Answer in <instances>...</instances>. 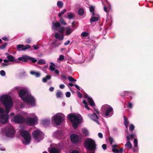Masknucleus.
Listing matches in <instances>:
<instances>
[{"instance_id": "43", "label": "nucleus", "mask_w": 153, "mask_h": 153, "mask_svg": "<svg viewBox=\"0 0 153 153\" xmlns=\"http://www.w3.org/2000/svg\"><path fill=\"white\" fill-rule=\"evenodd\" d=\"M7 45V43L6 42H5L4 44L0 47V49H4L6 47Z\"/></svg>"}, {"instance_id": "44", "label": "nucleus", "mask_w": 153, "mask_h": 153, "mask_svg": "<svg viewBox=\"0 0 153 153\" xmlns=\"http://www.w3.org/2000/svg\"><path fill=\"white\" fill-rule=\"evenodd\" d=\"M88 33L85 32H82L81 33V36L83 37H85L88 36Z\"/></svg>"}, {"instance_id": "57", "label": "nucleus", "mask_w": 153, "mask_h": 153, "mask_svg": "<svg viewBox=\"0 0 153 153\" xmlns=\"http://www.w3.org/2000/svg\"><path fill=\"white\" fill-rule=\"evenodd\" d=\"M2 39L5 41H7L8 40V38L6 36L4 37H3L2 38Z\"/></svg>"}, {"instance_id": "18", "label": "nucleus", "mask_w": 153, "mask_h": 153, "mask_svg": "<svg viewBox=\"0 0 153 153\" xmlns=\"http://www.w3.org/2000/svg\"><path fill=\"white\" fill-rule=\"evenodd\" d=\"M100 16L97 14L96 13H93L92 15V17L90 19V21L91 23L96 22L99 19Z\"/></svg>"}, {"instance_id": "40", "label": "nucleus", "mask_w": 153, "mask_h": 153, "mask_svg": "<svg viewBox=\"0 0 153 153\" xmlns=\"http://www.w3.org/2000/svg\"><path fill=\"white\" fill-rule=\"evenodd\" d=\"M82 132L85 135V136H88V131L86 129H82Z\"/></svg>"}, {"instance_id": "54", "label": "nucleus", "mask_w": 153, "mask_h": 153, "mask_svg": "<svg viewBox=\"0 0 153 153\" xmlns=\"http://www.w3.org/2000/svg\"><path fill=\"white\" fill-rule=\"evenodd\" d=\"M66 96L67 97H69L71 96V93L69 92H67L65 94Z\"/></svg>"}, {"instance_id": "30", "label": "nucleus", "mask_w": 153, "mask_h": 153, "mask_svg": "<svg viewBox=\"0 0 153 153\" xmlns=\"http://www.w3.org/2000/svg\"><path fill=\"white\" fill-rule=\"evenodd\" d=\"M131 94V92L124 91L121 93L120 95L122 96H128V95L129 94Z\"/></svg>"}, {"instance_id": "14", "label": "nucleus", "mask_w": 153, "mask_h": 153, "mask_svg": "<svg viewBox=\"0 0 153 153\" xmlns=\"http://www.w3.org/2000/svg\"><path fill=\"white\" fill-rule=\"evenodd\" d=\"M37 118L35 116L33 118L30 117L26 118L25 121L26 123L29 126H33L37 122Z\"/></svg>"}, {"instance_id": "2", "label": "nucleus", "mask_w": 153, "mask_h": 153, "mask_svg": "<svg viewBox=\"0 0 153 153\" xmlns=\"http://www.w3.org/2000/svg\"><path fill=\"white\" fill-rule=\"evenodd\" d=\"M0 101L5 107L7 114L9 113L13 105L11 98L7 95L3 94L0 97Z\"/></svg>"}, {"instance_id": "29", "label": "nucleus", "mask_w": 153, "mask_h": 153, "mask_svg": "<svg viewBox=\"0 0 153 153\" xmlns=\"http://www.w3.org/2000/svg\"><path fill=\"white\" fill-rule=\"evenodd\" d=\"M112 150L114 153H120V152H123V149L122 148H121L120 149H112Z\"/></svg>"}, {"instance_id": "58", "label": "nucleus", "mask_w": 153, "mask_h": 153, "mask_svg": "<svg viewBox=\"0 0 153 153\" xmlns=\"http://www.w3.org/2000/svg\"><path fill=\"white\" fill-rule=\"evenodd\" d=\"M98 136L99 138H102V134L101 133H99L98 134Z\"/></svg>"}, {"instance_id": "11", "label": "nucleus", "mask_w": 153, "mask_h": 153, "mask_svg": "<svg viewBox=\"0 0 153 153\" xmlns=\"http://www.w3.org/2000/svg\"><path fill=\"white\" fill-rule=\"evenodd\" d=\"M11 121L17 124L22 123L25 122V119L21 115L17 114L12 118Z\"/></svg>"}, {"instance_id": "28", "label": "nucleus", "mask_w": 153, "mask_h": 153, "mask_svg": "<svg viewBox=\"0 0 153 153\" xmlns=\"http://www.w3.org/2000/svg\"><path fill=\"white\" fill-rule=\"evenodd\" d=\"M125 146L127 149H131L132 148V145L130 141H127L125 144Z\"/></svg>"}, {"instance_id": "62", "label": "nucleus", "mask_w": 153, "mask_h": 153, "mask_svg": "<svg viewBox=\"0 0 153 153\" xmlns=\"http://www.w3.org/2000/svg\"><path fill=\"white\" fill-rule=\"evenodd\" d=\"M74 86L77 89L80 90L81 88L78 85H75Z\"/></svg>"}, {"instance_id": "45", "label": "nucleus", "mask_w": 153, "mask_h": 153, "mask_svg": "<svg viewBox=\"0 0 153 153\" xmlns=\"http://www.w3.org/2000/svg\"><path fill=\"white\" fill-rule=\"evenodd\" d=\"M65 56L64 55H61L59 56L58 59L60 61H63L64 60Z\"/></svg>"}, {"instance_id": "24", "label": "nucleus", "mask_w": 153, "mask_h": 153, "mask_svg": "<svg viewBox=\"0 0 153 153\" xmlns=\"http://www.w3.org/2000/svg\"><path fill=\"white\" fill-rule=\"evenodd\" d=\"M50 153H59L60 152L59 150L55 148H52L49 151Z\"/></svg>"}, {"instance_id": "16", "label": "nucleus", "mask_w": 153, "mask_h": 153, "mask_svg": "<svg viewBox=\"0 0 153 153\" xmlns=\"http://www.w3.org/2000/svg\"><path fill=\"white\" fill-rule=\"evenodd\" d=\"M51 65L50 66V70L52 71H54V73L57 74L59 75V71L56 69H55V64L52 62H50Z\"/></svg>"}, {"instance_id": "25", "label": "nucleus", "mask_w": 153, "mask_h": 153, "mask_svg": "<svg viewBox=\"0 0 153 153\" xmlns=\"http://www.w3.org/2000/svg\"><path fill=\"white\" fill-rule=\"evenodd\" d=\"M56 39H59V40H62L64 38V36L62 35L61 36L58 33H56L54 35Z\"/></svg>"}, {"instance_id": "9", "label": "nucleus", "mask_w": 153, "mask_h": 153, "mask_svg": "<svg viewBox=\"0 0 153 153\" xmlns=\"http://www.w3.org/2000/svg\"><path fill=\"white\" fill-rule=\"evenodd\" d=\"M5 111L2 108H0V126L6 123L8 120L9 116L5 114Z\"/></svg>"}, {"instance_id": "49", "label": "nucleus", "mask_w": 153, "mask_h": 153, "mask_svg": "<svg viewBox=\"0 0 153 153\" xmlns=\"http://www.w3.org/2000/svg\"><path fill=\"white\" fill-rule=\"evenodd\" d=\"M129 128L130 131H133L134 129V126L133 125L131 124Z\"/></svg>"}, {"instance_id": "23", "label": "nucleus", "mask_w": 153, "mask_h": 153, "mask_svg": "<svg viewBox=\"0 0 153 153\" xmlns=\"http://www.w3.org/2000/svg\"><path fill=\"white\" fill-rule=\"evenodd\" d=\"M50 119H46L42 120V123L45 126H48L50 123Z\"/></svg>"}, {"instance_id": "33", "label": "nucleus", "mask_w": 153, "mask_h": 153, "mask_svg": "<svg viewBox=\"0 0 153 153\" xmlns=\"http://www.w3.org/2000/svg\"><path fill=\"white\" fill-rule=\"evenodd\" d=\"M28 60L31 61L33 63H35L37 61V60L35 58L31 57L29 56H28Z\"/></svg>"}, {"instance_id": "39", "label": "nucleus", "mask_w": 153, "mask_h": 153, "mask_svg": "<svg viewBox=\"0 0 153 153\" xmlns=\"http://www.w3.org/2000/svg\"><path fill=\"white\" fill-rule=\"evenodd\" d=\"M134 147L135 148L137 147L138 146V141L137 139H134Z\"/></svg>"}, {"instance_id": "50", "label": "nucleus", "mask_w": 153, "mask_h": 153, "mask_svg": "<svg viewBox=\"0 0 153 153\" xmlns=\"http://www.w3.org/2000/svg\"><path fill=\"white\" fill-rule=\"evenodd\" d=\"M0 74L2 76H4L5 75V72L4 71L1 70L0 71Z\"/></svg>"}, {"instance_id": "59", "label": "nucleus", "mask_w": 153, "mask_h": 153, "mask_svg": "<svg viewBox=\"0 0 153 153\" xmlns=\"http://www.w3.org/2000/svg\"><path fill=\"white\" fill-rule=\"evenodd\" d=\"M102 147L104 150H105L106 149V145L105 144H103L102 146Z\"/></svg>"}, {"instance_id": "41", "label": "nucleus", "mask_w": 153, "mask_h": 153, "mask_svg": "<svg viewBox=\"0 0 153 153\" xmlns=\"http://www.w3.org/2000/svg\"><path fill=\"white\" fill-rule=\"evenodd\" d=\"M9 62L8 59H4V63H2V65L4 66H6L8 65V62Z\"/></svg>"}, {"instance_id": "32", "label": "nucleus", "mask_w": 153, "mask_h": 153, "mask_svg": "<svg viewBox=\"0 0 153 153\" xmlns=\"http://www.w3.org/2000/svg\"><path fill=\"white\" fill-rule=\"evenodd\" d=\"M62 95V92L60 90L58 91L56 94V97L57 98L61 97Z\"/></svg>"}, {"instance_id": "61", "label": "nucleus", "mask_w": 153, "mask_h": 153, "mask_svg": "<svg viewBox=\"0 0 153 153\" xmlns=\"http://www.w3.org/2000/svg\"><path fill=\"white\" fill-rule=\"evenodd\" d=\"M65 87V86L64 84H61L59 86V88L61 89H63Z\"/></svg>"}, {"instance_id": "51", "label": "nucleus", "mask_w": 153, "mask_h": 153, "mask_svg": "<svg viewBox=\"0 0 153 153\" xmlns=\"http://www.w3.org/2000/svg\"><path fill=\"white\" fill-rule=\"evenodd\" d=\"M133 107V104L131 102H128L127 105V107L128 108H131Z\"/></svg>"}, {"instance_id": "46", "label": "nucleus", "mask_w": 153, "mask_h": 153, "mask_svg": "<svg viewBox=\"0 0 153 153\" xmlns=\"http://www.w3.org/2000/svg\"><path fill=\"white\" fill-rule=\"evenodd\" d=\"M60 21L62 23V25H66V23L65 22V21L62 18H60Z\"/></svg>"}, {"instance_id": "4", "label": "nucleus", "mask_w": 153, "mask_h": 153, "mask_svg": "<svg viewBox=\"0 0 153 153\" xmlns=\"http://www.w3.org/2000/svg\"><path fill=\"white\" fill-rule=\"evenodd\" d=\"M69 118L72 123L74 129L77 127V125L81 122L82 118L79 114L76 115L74 114H70L68 115Z\"/></svg>"}, {"instance_id": "52", "label": "nucleus", "mask_w": 153, "mask_h": 153, "mask_svg": "<svg viewBox=\"0 0 153 153\" xmlns=\"http://www.w3.org/2000/svg\"><path fill=\"white\" fill-rule=\"evenodd\" d=\"M109 140L110 142V144L111 145H112L114 140L113 139L112 137H110L109 138Z\"/></svg>"}, {"instance_id": "22", "label": "nucleus", "mask_w": 153, "mask_h": 153, "mask_svg": "<svg viewBox=\"0 0 153 153\" xmlns=\"http://www.w3.org/2000/svg\"><path fill=\"white\" fill-rule=\"evenodd\" d=\"M65 35L68 36L71 33L73 30L70 27H67L65 28Z\"/></svg>"}, {"instance_id": "13", "label": "nucleus", "mask_w": 153, "mask_h": 153, "mask_svg": "<svg viewBox=\"0 0 153 153\" xmlns=\"http://www.w3.org/2000/svg\"><path fill=\"white\" fill-rule=\"evenodd\" d=\"M82 136L81 135H78L76 134H71L70 136V138L72 143H76L80 142L81 140Z\"/></svg>"}, {"instance_id": "10", "label": "nucleus", "mask_w": 153, "mask_h": 153, "mask_svg": "<svg viewBox=\"0 0 153 153\" xmlns=\"http://www.w3.org/2000/svg\"><path fill=\"white\" fill-rule=\"evenodd\" d=\"M32 136L37 142H39L44 138V134L39 130L34 131L32 133Z\"/></svg>"}, {"instance_id": "55", "label": "nucleus", "mask_w": 153, "mask_h": 153, "mask_svg": "<svg viewBox=\"0 0 153 153\" xmlns=\"http://www.w3.org/2000/svg\"><path fill=\"white\" fill-rule=\"evenodd\" d=\"M77 93L78 97L79 98H81L82 97V94L79 91H77Z\"/></svg>"}, {"instance_id": "64", "label": "nucleus", "mask_w": 153, "mask_h": 153, "mask_svg": "<svg viewBox=\"0 0 153 153\" xmlns=\"http://www.w3.org/2000/svg\"><path fill=\"white\" fill-rule=\"evenodd\" d=\"M71 153H79V152L77 150H74L72 151Z\"/></svg>"}, {"instance_id": "47", "label": "nucleus", "mask_w": 153, "mask_h": 153, "mask_svg": "<svg viewBox=\"0 0 153 153\" xmlns=\"http://www.w3.org/2000/svg\"><path fill=\"white\" fill-rule=\"evenodd\" d=\"M68 79L69 81L71 82H75L76 81V80L75 79H74L71 76L68 77Z\"/></svg>"}, {"instance_id": "21", "label": "nucleus", "mask_w": 153, "mask_h": 153, "mask_svg": "<svg viewBox=\"0 0 153 153\" xmlns=\"http://www.w3.org/2000/svg\"><path fill=\"white\" fill-rule=\"evenodd\" d=\"M54 136L58 139L61 138L62 135V131H57L53 133Z\"/></svg>"}, {"instance_id": "12", "label": "nucleus", "mask_w": 153, "mask_h": 153, "mask_svg": "<svg viewBox=\"0 0 153 153\" xmlns=\"http://www.w3.org/2000/svg\"><path fill=\"white\" fill-rule=\"evenodd\" d=\"M60 23L58 22L53 23L52 29L53 30H57L59 32L62 33L65 28L64 27H60Z\"/></svg>"}, {"instance_id": "34", "label": "nucleus", "mask_w": 153, "mask_h": 153, "mask_svg": "<svg viewBox=\"0 0 153 153\" xmlns=\"http://www.w3.org/2000/svg\"><path fill=\"white\" fill-rule=\"evenodd\" d=\"M84 13V9L82 8H79L78 11V13L79 15L82 16Z\"/></svg>"}, {"instance_id": "3", "label": "nucleus", "mask_w": 153, "mask_h": 153, "mask_svg": "<svg viewBox=\"0 0 153 153\" xmlns=\"http://www.w3.org/2000/svg\"><path fill=\"white\" fill-rule=\"evenodd\" d=\"M101 113L105 118L111 117L114 114V111L112 107L108 105H105L101 108Z\"/></svg>"}, {"instance_id": "63", "label": "nucleus", "mask_w": 153, "mask_h": 153, "mask_svg": "<svg viewBox=\"0 0 153 153\" xmlns=\"http://www.w3.org/2000/svg\"><path fill=\"white\" fill-rule=\"evenodd\" d=\"M48 80H49L51 78V76L50 75H47L45 77Z\"/></svg>"}, {"instance_id": "6", "label": "nucleus", "mask_w": 153, "mask_h": 153, "mask_svg": "<svg viewBox=\"0 0 153 153\" xmlns=\"http://www.w3.org/2000/svg\"><path fill=\"white\" fill-rule=\"evenodd\" d=\"M20 134L24 139V140L22 141L23 143L25 145L29 144L31 139L29 132L27 131H20Z\"/></svg>"}, {"instance_id": "26", "label": "nucleus", "mask_w": 153, "mask_h": 153, "mask_svg": "<svg viewBox=\"0 0 153 153\" xmlns=\"http://www.w3.org/2000/svg\"><path fill=\"white\" fill-rule=\"evenodd\" d=\"M28 56H23L22 57H19L18 59V60L20 61L26 62L28 60Z\"/></svg>"}, {"instance_id": "1", "label": "nucleus", "mask_w": 153, "mask_h": 153, "mask_svg": "<svg viewBox=\"0 0 153 153\" xmlns=\"http://www.w3.org/2000/svg\"><path fill=\"white\" fill-rule=\"evenodd\" d=\"M19 97L23 101L29 105L35 106L36 101L34 97L31 95L29 91L26 88L21 89L19 93Z\"/></svg>"}, {"instance_id": "27", "label": "nucleus", "mask_w": 153, "mask_h": 153, "mask_svg": "<svg viewBox=\"0 0 153 153\" xmlns=\"http://www.w3.org/2000/svg\"><path fill=\"white\" fill-rule=\"evenodd\" d=\"M94 53V51L93 50H91L90 53L89 54V56L88 57V59L89 60H90L92 59L93 57Z\"/></svg>"}, {"instance_id": "42", "label": "nucleus", "mask_w": 153, "mask_h": 153, "mask_svg": "<svg viewBox=\"0 0 153 153\" xmlns=\"http://www.w3.org/2000/svg\"><path fill=\"white\" fill-rule=\"evenodd\" d=\"M83 103L85 105V107L88 110H89V107H88L87 103L85 101L83 100Z\"/></svg>"}, {"instance_id": "35", "label": "nucleus", "mask_w": 153, "mask_h": 153, "mask_svg": "<svg viewBox=\"0 0 153 153\" xmlns=\"http://www.w3.org/2000/svg\"><path fill=\"white\" fill-rule=\"evenodd\" d=\"M57 5L59 8H62L63 6V4L62 1H59L57 2Z\"/></svg>"}, {"instance_id": "19", "label": "nucleus", "mask_w": 153, "mask_h": 153, "mask_svg": "<svg viewBox=\"0 0 153 153\" xmlns=\"http://www.w3.org/2000/svg\"><path fill=\"white\" fill-rule=\"evenodd\" d=\"M85 97L87 99L91 106L92 107L95 106V104L93 99L91 97H89L87 94L85 96Z\"/></svg>"}, {"instance_id": "20", "label": "nucleus", "mask_w": 153, "mask_h": 153, "mask_svg": "<svg viewBox=\"0 0 153 153\" xmlns=\"http://www.w3.org/2000/svg\"><path fill=\"white\" fill-rule=\"evenodd\" d=\"M7 58L9 62H19V61H17L13 56L11 55H8L7 56Z\"/></svg>"}, {"instance_id": "15", "label": "nucleus", "mask_w": 153, "mask_h": 153, "mask_svg": "<svg viewBox=\"0 0 153 153\" xmlns=\"http://www.w3.org/2000/svg\"><path fill=\"white\" fill-rule=\"evenodd\" d=\"M88 116L91 120L95 122L98 124H99V122L98 120L99 118L95 113H93L92 114H88Z\"/></svg>"}, {"instance_id": "5", "label": "nucleus", "mask_w": 153, "mask_h": 153, "mask_svg": "<svg viewBox=\"0 0 153 153\" xmlns=\"http://www.w3.org/2000/svg\"><path fill=\"white\" fill-rule=\"evenodd\" d=\"M85 146L88 150L95 151L97 147V145L95 141L92 139L87 138L84 143Z\"/></svg>"}, {"instance_id": "31", "label": "nucleus", "mask_w": 153, "mask_h": 153, "mask_svg": "<svg viewBox=\"0 0 153 153\" xmlns=\"http://www.w3.org/2000/svg\"><path fill=\"white\" fill-rule=\"evenodd\" d=\"M74 14L72 12H70L68 13V17L69 19H72L74 18Z\"/></svg>"}, {"instance_id": "56", "label": "nucleus", "mask_w": 153, "mask_h": 153, "mask_svg": "<svg viewBox=\"0 0 153 153\" xmlns=\"http://www.w3.org/2000/svg\"><path fill=\"white\" fill-rule=\"evenodd\" d=\"M35 76L36 77H39L40 76V74L39 72H36Z\"/></svg>"}, {"instance_id": "38", "label": "nucleus", "mask_w": 153, "mask_h": 153, "mask_svg": "<svg viewBox=\"0 0 153 153\" xmlns=\"http://www.w3.org/2000/svg\"><path fill=\"white\" fill-rule=\"evenodd\" d=\"M38 63L39 65H43L45 64V62L44 59H41L38 61Z\"/></svg>"}, {"instance_id": "37", "label": "nucleus", "mask_w": 153, "mask_h": 153, "mask_svg": "<svg viewBox=\"0 0 153 153\" xmlns=\"http://www.w3.org/2000/svg\"><path fill=\"white\" fill-rule=\"evenodd\" d=\"M123 118L124 120V122L123 123L124 124L126 125L128 124L129 123V122L128 120V119L126 118L124 116H123Z\"/></svg>"}, {"instance_id": "36", "label": "nucleus", "mask_w": 153, "mask_h": 153, "mask_svg": "<svg viewBox=\"0 0 153 153\" xmlns=\"http://www.w3.org/2000/svg\"><path fill=\"white\" fill-rule=\"evenodd\" d=\"M90 11L91 13V14L92 15L93 14V13H95L94 12V7L93 6H91L90 7Z\"/></svg>"}, {"instance_id": "53", "label": "nucleus", "mask_w": 153, "mask_h": 153, "mask_svg": "<svg viewBox=\"0 0 153 153\" xmlns=\"http://www.w3.org/2000/svg\"><path fill=\"white\" fill-rule=\"evenodd\" d=\"M118 146V145L117 144H115L113 145H112V147L113 148L112 149H117V147Z\"/></svg>"}, {"instance_id": "7", "label": "nucleus", "mask_w": 153, "mask_h": 153, "mask_svg": "<svg viewBox=\"0 0 153 153\" xmlns=\"http://www.w3.org/2000/svg\"><path fill=\"white\" fill-rule=\"evenodd\" d=\"M1 132L7 137L13 138L14 137L15 131L12 127L10 126L7 127L2 129Z\"/></svg>"}, {"instance_id": "48", "label": "nucleus", "mask_w": 153, "mask_h": 153, "mask_svg": "<svg viewBox=\"0 0 153 153\" xmlns=\"http://www.w3.org/2000/svg\"><path fill=\"white\" fill-rule=\"evenodd\" d=\"M66 10L64 9L58 15L59 17H60L63 14L65 13L66 12Z\"/></svg>"}, {"instance_id": "8", "label": "nucleus", "mask_w": 153, "mask_h": 153, "mask_svg": "<svg viewBox=\"0 0 153 153\" xmlns=\"http://www.w3.org/2000/svg\"><path fill=\"white\" fill-rule=\"evenodd\" d=\"M64 118V114L60 113L56 114L52 117V121L56 125H60L63 121Z\"/></svg>"}, {"instance_id": "17", "label": "nucleus", "mask_w": 153, "mask_h": 153, "mask_svg": "<svg viewBox=\"0 0 153 153\" xmlns=\"http://www.w3.org/2000/svg\"><path fill=\"white\" fill-rule=\"evenodd\" d=\"M30 48V46L29 45H27L25 46H24L23 45H19L17 46V48L19 51H24Z\"/></svg>"}, {"instance_id": "60", "label": "nucleus", "mask_w": 153, "mask_h": 153, "mask_svg": "<svg viewBox=\"0 0 153 153\" xmlns=\"http://www.w3.org/2000/svg\"><path fill=\"white\" fill-rule=\"evenodd\" d=\"M31 40L30 38H28L26 40V42L27 43H30L31 42Z\"/></svg>"}]
</instances>
